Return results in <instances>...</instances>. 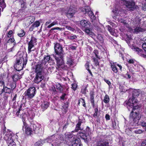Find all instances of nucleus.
<instances>
[{
  "label": "nucleus",
  "instance_id": "nucleus-1",
  "mask_svg": "<svg viewBox=\"0 0 146 146\" xmlns=\"http://www.w3.org/2000/svg\"><path fill=\"white\" fill-rule=\"evenodd\" d=\"M120 5L125 6L124 7L126 9V10L127 11H133L136 8L135 2L132 0H119L118 2L116 3L112 11L116 16L125 13V10L123 9Z\"/></svg>",
  "mask_w": 146,
  "mask_h": 146
},
{
  "label": "nucleus",
  "instance_id": "nucleus-2",
  "mask_svg": "<svg viewBox=\"0 0 146 146\" xmlns=\"http://www.w3.org/2000/svg\"><path fill=\"white\" fill-rule=\"evenodd\" d=\"M125 104L129 111L131 110L138 109L140 107L137 100L133 97L129 98L128 101H125Z\"/></svg>",
  "mask_w": 146,
  "mask_h": 146
},
{
  "label": "nucleus",
  "instance_id": "nucleus-3",
  "mask_svg": "<svg viewBox=\"0 0 146 146\" xmlns=\"http://www.w3.org/2000/svg\"><path fill=\"white\" fill-rule=\"evenodd\" d=\"M137 109L131 110V112L129 115V119L130 120L133 121V125H137L140 118L139 113L137 112L136 110Z\"/></svg>",
  "mask_w": 146,
  "mask_h": 146
},
{
  "label": "nucleus",
  "instance_id": "nucleus-4",
  "mask_svg": "<svg viewBox=\"0 0 146 146\" xmlns=\"http://www.w3.org/2000/svg\"><path fill=\"white\" fill-rule=\"evenodd\" d=\"M27 61L25 62L24 58L23 57H18L14 65L15 68L17 71H19L23 69L25 64L26 65Z\"/></svg>",
  "mask_w": 146,
  "mask_h": 146
},
{
  "label": "nucleus",
  "instance_id": "nucleus-5",
  "mask_svg": "<svg viewBox=\"0 0 146 146\" xmlns=\"http://www.w3.org/2000/svg\"><path fill=\"white\" fill-rule=\"evenodd\" d=\"M54 48L56 55L55 56L62 58H63L65 54L62 45L58 43H56L54 45Z\"/></svg>",
  "mask_w": 146,
  "mask_h": 146
},
{
  "label": "nucleus",
  "instance_id": "nucleus-6",
  "mask_svg": "<svg viewBox=\"0 0 146 146\" xmlns=\"http://www.w3.org/2000/svg\"><path fill=\"white\" fill-rule=\"evenodd\" d=\"M16 83L15 82H11L8 80V82L7 83V86H5V84L4 87V89H3V92H4L5 93L10 94L12 93L13 90L16 87Z\"/></svg>",
  "mask_w": 146,
  "mask_h": 146
},
{
  "label": "nucleus",
  "instance_id": "nucleus-7",
  "mask_svg": "<svg viewBox=\"0 0 146 146\" xmlns=\"http://www.w3.org/2000/svg\"><path fill=\"white\" fill-rule=\"evenodd\" d=\"M55 59L56 60L57 67L56 68L58 70H65L67 68L66 66L63 64V58H60L58 57L55 56Z\"/></svg>",
  "mask_w": 146,
  "mask_h": 146
},
{
  "label": "nucleus",
  "instance_id": "nucleus-8",
  "mask_svg": "<svg viewBox=\"0 0 146 146\" xmlns=\"http://www.w3.org/2000/svg\"><path fill=\"white\" fill-rule=\"evenodd\" d=\"M36 92L35 88V87H31L25 92V96H27L28 98H31L35 96Z\"/></svg>",
  "mask_w": 146,
  "mask_h": 146
},
{
  "label": "nucleus",
  "instance_id": "nucleus-9",
  "mask_svg": "<svg viewBox=\"0 0 146 146\" xmlns=\"http://www.w3.org/2000/svg\"><path fill=\"white\" fill-rule=\"evenodd\" d=\"M132 40L131 39H130L129 40V41L127 42V43L129 46H130L131 49H132L133 50L137 52V53L139 55L141 56L142 57L145 58H146V56L143 53V51L141 49L136 47L135 46L131 45V44L129 42H130V41H132Z\"/></svg>",
  "mask_w": 146,
  "mask_h": 146
},
{
  "label": "nucleus",
  "instance_id": "nucleus-10",
  "mask_svg": "<svg viewBox=\"0 0 146 146\" xmlns=\"http://www.w3.org/2000/svg\"><path fill=\"white\" fill-rule=\"evenodd\" d=\"M82 12L84 14H87L90 17L91 19H95L96 17L94 15L90 7L88 6L86 7L82 10Z\"/></svg>",
  "mask_w": 146,
  "mask_h": 146
},
{
  "label": "nucleus",
  "instance_id": "nucleus-11",
  "mask_svg": "<svg viewBox=\"0 0 146 146\" xmlns=\"http://www.w3.org/2000/svg\"><path fill=\"white\" fill-rule=\"evenodd\" d=\"M36 42V39L35 38L31 37V40L28 43V53H30L32 51L34 50V49H32L34 47V43Z\"/></svg>",
  "mask_w": 146,
  "mask_h": 146
},
{
  "label": "nucleus",
  "instance_id": "nucleus-12",
  "mask_svg": "<svg viewBox=\"0 0 146 146\" xmlns=\"http://www.w3.org/2000/svg\"><path fill=\"white\" fill-rule=\"evenodd\" d=\"M80 25L82 29L85 28H88L91 25L90 22L87 20H82L80 21Z\"/></svg>",
  "mask_w": 146,
  "mask_h": 146
},
{
  "label": "nucleus",
  "instance_id": "nucleus-13",
  "mask_svg": "<svg viewBox=\"0 0 146 146\" xmlns=\"http://www.w3.org/2000/svg\"><path fill=\"white\" fill-rule=\"evenodd\" d=\"M76 136L78 139L81 138L83 139L85 142H87L89 140L88 135H86L85 133H84L81 131H79L77 133Z\"/></svg>",
  "mask_w": 146,
  "mask_h": 146
},
{
  "label": "nucleus",
  "instance_id": "nucleus-14",
  "mask_svg": "<svg viewBox=\"0 0 146 146\" xmlns=\"http://www.w3.org/2000/svg\"><path fill=\"white\" fill-rule=\"evenodd\" d=\"M35 77L34 79V81L35 83H38L40 82L43 79V76L42 73L35 72Z\"/></svg>",
  "mask_w": 146,
  "mask_h": 146
},
{
  "label": "nucleus",
  "instance_id": "nucleus-15",
  "mask_svg": "<svg viewBox=\"0 0 146 146\" xmlns=\"http://www.w3.org/2000/svg\"><path fill=\"white\" fill-rule=\"evenodd\" d=\"M109 143L106 140L101 139L97 143L96 146H109Z\"/></svg>",
  "mask_w": 146,
  "mask_h": 146
},
{
  "label": "nucleus",
  "instance_id": "nucleus-16",
  "mask_svg": "<svg viewBox=\"0 0 146 146\" xmlns=\"http://www.w3.org/2000/svg\"><path fill=\"white\" fill-rule=\"evenodd\" d=\"M43 62H38L37 65L36 66L35 72H42L43 68H44Z\"/></svg>",
  "mask_w": 146,
  "mask_h": 146
},
{
  "label": "nucleus",
  "instance_id": "nucleus-17",
  "mask_svg": "<svg viewBox=\"0 0 146 146\" xmlns=\"http://www.w3.org/2000/svg\"><path fill=\"white\" fill-rule=\"evenodd\" d=\"M142 96V92L139 90H135L133 92L132 97L137 98H140Z\"/></svg>",
  "mask_w": 146,
  "mask_h": 146
},
{
  "label": "nucleus",
  "instance_id": "nucleus-18",
  "mask_svg": "<svg viewBox=\"0 0 146 146\" xmlns=\"http://www.w3.org/2000/svg\"><path fill=\"white\" fill-rule=\"evenodd\" d=\"M69 144L70 146H82V145L80 140L77 139L72 141L69 142Z\"/></svg>",
  "mask_w": 146,
  "mask_h": 146
},
{
  "label": "nucleus",
  "instance_id": "nucleus-19",
  "mask_svg": "<svg viewBox=\"0 0 146 146\" xmlns=\"http://www.w3.org/2000/svg\"><path fill=\"white\" fill-rule=\"evenodd\" d=\"M71 132V133H69L66 134V136L69 141V142L72 141L76 139V136L73 134Z\"/></svg>",
  "mask_w": 146,
  "mask_h": 146
},
{
  "label": "nucleus",
  "instance_id": "nucleus-20",
  "mask_svg": "<svg viewBox=\"0 0 146 146\" xmlns=\"http://www.w3.org/2000/svg\"><path fill=\"white\" fill-rule=\"evenodd\" d=\"M75 12L76 11L74 9H72L70 8L66 13L67 17L68 18H72L75 14Z\"/></svg>",
  "mask_w": 146,
  "mask_h": 146
},
{
  "label": "nucleus",
  "instance_id": "nucleus-21",
  "mask_svg": "<svg viewBox=\"0 0 146 146\" xmlns=\"http://www.w3.org/2000/svg\"><path fill=\"white\" fill-rule=\"evenodd\" d=\"M13 134L11 132L7 134H5L4 136V139L7 142L12 141V137Z\"/></svg>",
  "mask_w": 146,
  "mask_h": 146
},
{
  "label": "nucleus",
  "instance_id": "nucleus-22",
  "mask_svg": "<svg viewBox=\"0 0 146 146\" xmlns=\"http://www.w3.org/2000/svg\"><path fill=\"white\" fill-rule=\"evenodd\" d=\"M82 122V120L80 119H79L78 122L76 125L75 129L72 131V132H77L79 130H81L82 129H81L80 126Z\"/></svg>",
  "mask_w": 146,
  "mask_h": 146
},
{
  "label": "nucleus",
  "instance_id": "nucleus-23",
  "mask_svg": "<svg viewBox=\"0 0 146 146\" xmlns=\"http://www.w3.org/2000/svg\"><path fill=\"white\" fill-rule=\"evenodd\" d=\"M25 133L27 135H29L32 134L33 131L32 129L29 127L25 126Z\"/></svg>",
  "mask_w": 146,
  "mask_h": 146
},
{
  "label": "nucleus",
  "instance_id": "nucleus-24",
  "mask_svg": "<svg viewBox=\"0 0 146 146\" xmlns=\"http://www.w3.org/2000/svg\"><path fill=\"white\" fill-rule=\"evenodd\" d=\"M82 30L84 31L87 35L90 36H92L94 35V33L90 30V29L89 28V27L88 28H85L82 29Z\"/></svg>",
  "mask_w": 146,
  "mask_h": 146
},
{
  "label": "nucleus",
  "instance_id": "nucleus-25",
  "mask_svg": "<svg viewBox=\"0 0 146 146\" xmlns=\"http://www.w3.org/2000/svg\"><path fill=\"white\" fill-rule=\"evenodd\" d=\"M40 23L39 21H36L32 25L30 28V30L32 31L35 28L38 27L40 25Z\"/></svg>",
  "mask_w": 146,
  "mask_h": 146
},
{
  "label": "nucleus",
  "instance_id": "nucleus-26",
  "mask_svg": "<svg viewBox=\"0 0 146 146\" xmlns=\"http://www.w3.org/2000/svg\"><path fill=\"white\" fill-rule=\"evenodd\" d=\"M91 22L92 25L95 27V29H98L99 28L98 25V21L95 19H91Z\"/></svg>",
  "mask_w": 146,
  "mask_h": 146
},
{
  "label": "nucleus",
  "instance_id": "nucleus-27",
  "mask_svg": "<svg viewBox=\"0 0 146 146\" xmlns=\"http://www.w3.org/2000/svg\"><path fill=\"white\" fill-rule=\"evenodd\" d=\"M111 66L112 70L115 73L117 72V69L116 67L117 64L115 63H110Z\"/></svg>",
  "mask_w": 146,
  "mask_h": 146
},
{
  "label": "nucleus",
  "instance_id": "nucleus-28",
  "mask_svg": "<svg viewBox=\"0 0 146 146\" xmlns=\"http://www.w3.org/2000/svg\"><path fill=\"white\" fill-rule=\"evenodd\" d=\"M49 103L47 102H44L41 105V107L43 110H46L49 106Z\"/></svg>",
  "mask_w": 146,
  "mask_h": 146
},
{
  "label": "nucleus",
  "instance_id": "nucleus-29",
  "mask_svg": "<svg viewBox=\"0 0 146 146\" xmlns=\"http://www.w3.org/2000/svg\"><path fill=\"white\" fill-rule=\"evenodd\" d=\"M20 75H19L18 74H15L14 75H13L12 76V79L13 80V82L15 83V82L17 81L19 79L21 78Z\"/></svg>",
  "mask_w": 146,
  "mask_h": 146
},
{
  "label": "nucleus",
  "instance_id": "nucleus-30",
  "mask_svg": "<svg viewBox=\"0 0 146 146\" xmlns=\"http://www.w3.org/2000/svg\"><path fill=\"white\" fill-rule=\"evenodd\" d=\"M65 27L67 29L72 32H74L75 30L74 25L72 24H70V25H66Z\"/></svg>",
  "mask_w": 146,
  "mask_h": 146
},
{
  "label": "nucleus",
  "instance_id": "nucleus-31",
  "mask_svg": "<svg viewBox=\"0 0 146 146\" xmlns=\"http://www.w3.org/2000/svg\"><path fill=\"white\" fill-rule=\"evenodd\" d=\"M33 132L35 133H38L39 132L40 128L39 127L36 126L35 125H33Z\"/></svg>",
  "mask_w": 146,
  "mask_h": 146
},
{
  "label": "nucleus",
  "instance_id": "nucleus-32",
  "mask_svg": "<svg viewBox=\"0 0 146 146\" xmlns=\"http://www.w3.org/2000/svg\"><path fill=\"white\" fill-rule=\"evenodd\" d=\"M4 82L2 81H0V95L3 92V89L4 86Z\"/></svg>",
  "mask_w": 146,
  "mask_h": 146
},
{
  "label": "nucleus",
  "instance_id": "nucleus-33",
  "mask_svg": "<svg viewBox=\"0 0 146 146\" xmlns=\"http://www.w3.org/2000/svg\"><path fill=\"white\" fill-rule=\"evenodd\" d=\"M55 139V136L52 135L51 136L48 137L45 140V142H47L49 143H51L52 141H53V140Z\"/></svg>",
  "mask_w": 146,
  "mask_h": 146
},
{
  "label": "nucleus",
  "instance_id": "nucleus-34",
  "mask_svg": "<svg viewBox=\"0 0 146 146\" xmlns=\"http://www.w3.org/2000/svg\"><path fill=\"white\" fill-rule=\"evenodd\" d=\"M44 60L45 62H47L49 60L52 61V58H51L50 55H45L44 58Z\"/></svg>",
  "mask_w": 146,
  "mask_h": 146
},
{
  "label": "nucleus",
  "instance_id": "nucleus-35",
  "mask_svg": "<svg viewBox=\"0 0 146 146\" xmlns=\"http://www.w3.org/2000/svg\"><path fill=\"white\" fill-rule=\"evenodd\" d=\"M74 62L72 59L70 57H67V64L69 66H71L73 65Z\"/></svg>",
  "mask_w": 146,
  "mask_h": 146
},
{
  "label": "nucleus",
  "instance_id": "nucleus-36",
  "mask_svg": "<svg viewBox=\"0 0 146 146\" xmlns=\"http://www.w3.org/2000/svg\"><path fill=\"white\" fill-rule=\"evenodd\" d=\"M25 34V31L22 30H20L18 33V35L20 37H22L24 36Z\"/></svg>",
  "mask_w": 146,
  "mask_h": 146
},
{
  "label": "nucleus",
  "instance_id": "nucleus-37",
  "mask_svg": "<svg viewBox=\"0 0 146 146\" xmlns=\"http://www.w3.org/2000/svg\"><path fill=\"white\" fill-rule=\"evenodd\" d=\"M107 28L108 31H109L111 34L112 35H114L115 34V33L114 32V29L111 28V27L109 26H107Z\"/></svg>",
  "mask_w": 146,
  "mask_h": 146
},
{
  "label": "nucleus",
  "instance_id": "nucleus-38",
  "mask_svg": "<svg viewBox=\"0 0 146 146\" xmlns=\"http://www.w3.org/2000/svg\"><path fill=\"white\" fill-rule=\"evenodd\" d=\"M143 31H144V30L143 29L139 27H136L134 29V32L136 33H137L139 32H142Z\"/></svg>",
  "mask_w": 146,
  "mask_h": 146
},
{
  "label": "nucleus",
  "instance_id": "nucleus-39",
  "mask_svg": "<svg viewBox=\"0 0 146 146\" xmlns=\"http://www.w3.org/2000/svg\"><path fill=\"white\" fill-rule=\"evenodd\" d=\"M19 2L21 4V8L22 9H25L26 7L25 5V2L23 0H19Z\"/></svg>",
  "mask_w": 146,
  "mask_h": 146
},
{
  "label": "nucleus",
  "instance_id": "nucleus-40",
  "mask_svg": "<svg viewBox=\"0 0 146 146\" xmlns=\"http://www.w3.org/2000/svg\"><path fill=\"white\" fill-rule=\"evenodd\" d=\"M110 101V98L109 96L107 95H105L104 97L103 101L106 104L108 103Z\"/></svg>",
  "mask_w": 146,
  "mask_h": 146
},
{
  "label": "nucleus",
  "instance_id": "nucleus-41",
  "mask_svg": "<svg viewBox=\"0 0 146 146\" xmlns=\"http://www.w3.org/2000/svg\"><path fill=\"white\" fill-rule=\"evenodd\" d=\"M56 88L59 90L60 92H62L63 90V88L61 86L60 84H57L56 85Z\"/></svg>",
  "mask_w": 146,
  "mask_h": 146
},
{
  "label": "nucleus",
  "instance_id": "nucleus-42",
  "mask_svg": "<svg viewBox=\"0 0 146 146\" xmlns=\"http://www.w3.org/2000/svg\"><path fill=\"white\" fill-rule=\"evenodd\" d=\"M85 67L86 68V69L91 74V75H92V73L90 70L89 69V62H87L86 63V64L85 65Z\"/></svg>",
  "mask_w": 146,
  "mask_h": 146
},
{
  "label": "nucleus",
  "instance_id": "nucleus-43",
  "mask_svg": "<svg viewBox=\"0 0 146 146\" xmlns=\"http://www.w3.org/2000/svg\"><path fill=\"white\" fill-rule=\"evenodd\" d=\"M91 133V130L90 128L88 127H87L86 129L85 134L86 135H88V137L89 134Z\"/></svg>",
  "mask_w": 146,
  "mask_h": 146
},
{
  "label": "nucleus",
  "instance_id": "nucleus-44",
  "mask_svg": "<svg viewBox=\"0 0 146 146\" xmlns=\"http://www.w3.org/2000/svg\"><path fill=\"white\" fill-rule=\"evenodd\" d=\"M68 106V104H65L62 107L63 111L66 112L67 111Z\"/></svg>",
  "mask_w": 146,
  "mask_h": 146
},
{
  "label": "nucleus",
  "instance_id": "nucleus-45",
  "mask_svg": "<svg viewBox=\"0 0 146 146\" xmlns=\"http://www.w3.org/2000/svg\"><path fill=\"white\" fill-rule=\"evenodd\" d=\"M97 39L99 40L101 42H103V38L102 36L101 35H98L97 36Z\"/></svg>",
  "mask_w": 146,
  "mask_h": 146
},
{
  "label": "nucleus",
  "instance_id": "nucleus-46",
  "mask_svg": "<svg viewBox=\"0 0 146 146\" xmlns=\"http://www.w3.org/2000/svg\"><path fill=\"white\" fill-rule=\"evenodd\" d=\"M95 113L93 115V117H98V108H96L94 109Z\"/></svg>",
  "mask_w": 146,
  "mask_h": 146
},
{
  "label": "nucleus",
  "instance_id": "nucleus-47",
  "mask_svg": "<svg viewBox=\"0 0 146 146\" xmlns=\"http://www.w3.org/2000/svg\"><path fill=\"white\" fill-rule=\"evenodd\" d=\"M7 143L8 144V146H16L15 142L13 141V140L9 142H7Z\"/></svg>",
  "mask_w": 146,
  "mask_h": 146
},
{
  "label": "nucleus",
  "instance_id": "nucleus-48",
  "mask_svg": "<svg viewBox=\"0 0 146 146\" xmlns=\"http://www.w3.org/2000/svg\"><path fill=\"white\" fill-rule=\"evenodd\" d=\"M77 38V36L75 35H71L68 36V38L70 39H74Z\"/></svg>",
  "mask_w": 146,
  "mask_h": 146
},
{
  "label": "nucleus",
  "instance_id": "nucleus-49",
  "mask_svg": "<svg viewBox=\"0 0 146 146\" xmlns=\"http://www.w3.org/2000/svg\"><path fill=\"white\" fill-rule=\"evenodd\" d=\"M143 131H142L140 129L136 130L134 131V132L136 134H141L142 133Z\"/></svg>",
  "mask_w": 146,
  "mask_h": 146
},
{
  "label": "nucleus",
  "instance_id": "nucleus-50",
  "mask_svg": "<svg viewBox=\"0 0 146 146\" xmlns=\"http://www.w3.org/2000/svg\"><path fill=\"white\" fill-rule=\"evenodd\" d=\"M71 88L74 91H75L77 87V85L75 83H73L71 84Z\"/></svg>",
  "mask_w": 146,
  "mask_h": 146
},
{
  "label": "nucleus",
  "instance_id": "nucleus-51",
  "mask_svg": "<svg viewBox=\"0 0 146 146\" xmlns=\"http://www.w3.org/2000/svg\"><path fill=\"white\" fill-rule=\"evenodd\" d=\"M62 29V28H59V27H58L53 28L50 29V32L52 33V31L53 30H58L59 31H61Z\"/></svg>",
  "mask_w": 146,
  "mask_h": 146
},
{
  "label": "nucleus",
  "instance_id": "nucleus-52",
  "mask_svg": "<svg viewBox=\"0 0 146 146\" xmlns=\"http://www.w3.org/2000/svg\"><path fill=\"white\" fill-rule=\"evenodd\" d=\"M79 102H80L81 103H82V105L84 106V107H86V103L85 100L84 99L82 98H80L79 99Z\"/></svg>",
  "mask_w": 146,
  "mask_h": 146
},
{
  "label": "nucleus",
  "instance_id": "nucleus-53",
  "mask_svg": "<svg viewBox=\"0 0 146 146\" xmlns=\"http://www.w3.org/2000/svg\"><path fill=\"white\" fill-rule=\"evenodd\" d=\"M93 59L95 65L97 66V65H98L99 63L98 60L97 58H93Z\"/></svg>",
  "mask_w": 146,
  "mask_h": 146
},
{
  "label": "nucleus",
  "instance_id": "nucleus-54",
  "mask_svg": "<svg viewBox=\"0 0 146 146\" xmlns=\"http://www.w3.org/2000/svg\"><path fill=\"white\" fill-rule=\"evenodd\" d=\"M134 22L135 24L136 25H137L140 23V21L139 19H136L134 20Z\"/></svg>",
  "mask_w": 146,
  "mask_h": 146
},
{
  "label": "nucleus",
  "instance_id": "nucleus-55",
  "mask_svg": "<svg viewBox=\"0 0 146 146\" xmlns=\"http://www.w3.org/2000/svg\"><path fill=\"white\" fill-rule=\"evenodd\" d=\"M90 101L94 100V93L93 92H91L90 93Z\"/></svg>",
  "mask_w": 146,
  "mask_h": 146
},
{
  "label": "nucleus",
  "instance_id": "nucleus-56",
  "mask_svg": "<svg viewBox=\"0 0 146 146\" xmlns=\"http://www.w3.org/2000/svg\"><path fill=\"white\" fill-rule=\"evenodd\" d=\"M15 40L14 38H11L10 39H9L8 41V42H13L14 43L13 44V45H15V42H14Z\"/></svg>",
  "mask_w": 146,
  "mask_h": 146
},
{
  "label": "nucleus",
  "instance_id": "nucleus-57",
  "mask_svg": "<svg viewBox=\"0 0 146 146\" xmlns=\"http://www.w3.org/2000/svg\"><path fill=\"white\" fill-rule=\"evenodd\" d=\"M87 87H85L84 88H82L81 90V92L83 94H86V91L87 90Z\"/></svg>",
  "mask_w": 146,
  "mask_h": 146
},
{
  "label": "nucleus",
  "instance_id": "nucleus-58",
  "mask_svg": "<svg viewBox=\"0 0 146 146\" xmlns=\"http://www.w3.org/2000/svg\"><path fill=\"white\" fill-rule=\"evenodd\" d=\"M140 125L143 127H146V122L142 121L140 122Z\"/></svg>",
  "mask_w": 146,
  "mask_h": 146
},
{
  "label": "nucleus",
  "instance_id": "nucleus-59",
  "mask_svg": "<svg viewBox=\"0 0 146 146\" xmlns=\"http://www.w3.org/2000/svg\"><path fill=\"white\" fill-rule=\"evenodd\" d=\"M94 54L95 56L97 58H99L98 54V51L97 50H95L94 51Z\"/></svg>",
  "mask_w": 146,
  "mask_h": 146
},
{
  "label": "nucleus",
  "instance_id": "nucleus-60",
  "mask_svg": "<svg viewBox=\"0 0 146 146\" xmlns=\"http://www.w3.org/2000/svg\"><path fill=\"white\" fill-rule=\"evenodd\" d=\"M54 68L53 67H50L48 68V71L49 73V72H51L53 70V69Z\"/></svg>",
  "mask_w": 146,
  "mask_h": 146
},
{
  "label": "nucleus",
  "instance_id": "nucleus-61",
  "mask_svg": "<svg viewBox=\"0 0 146 146\" xmlns=\"http://www.w3.org/2000/svg\"><path fill=\"white\" fill-rule=\"evenodd\" d=\"M66 94L65 93H63L62 95L60 96V99L62 100H64L65 96H66Z\"/></svg>",
  "mask_w": 146,
  "mask_h": 146
},
{
  "label": "nucleus",
  "instance_id": "nucleus-62",
  "mask_svg": "<svg viewBox=\"0 0 146 146\" xmlns=\"http://www.w3.org/2000/svg\"><path fill=\"white\" fill-rule=\"evenodd\" d=\"M42 143L40 142H37L34 145V146H41Z\"/></svg>",
  "mask_w": 146,
  "mask_h": 146
},
{
  "label": "nucleus",
  "instance_id": "nucleus-63",
  "mask_svg": "<svg viewBox=\"0 0 146 146\" xmlns=\"http://www.w3.org/2000/svg\"><path fill=\"white\" fill-rule=\"evenodd\" d=\"M120 21L121 23H123L124 25H126L127 24L125 21L123 19H121Z\"/></svg>",
  "mask_w": 146,
  "mask_h": 146
},
{
  "label": "nucleus",
  "instance_id": "nucleus-64",
  "mask_svg": "<svg viewBox=\"0 0 146 146\" xmlns=\"http://www.w3.org/2000/svg\"><path fill=\"white\" fill-rule=\"evenodd\" d=\"M146 145V140L143 141L141 144V146H145Z\"/></svg>",
  "mask_w": 146,
  "mask_h": 146
}]
</instances>
